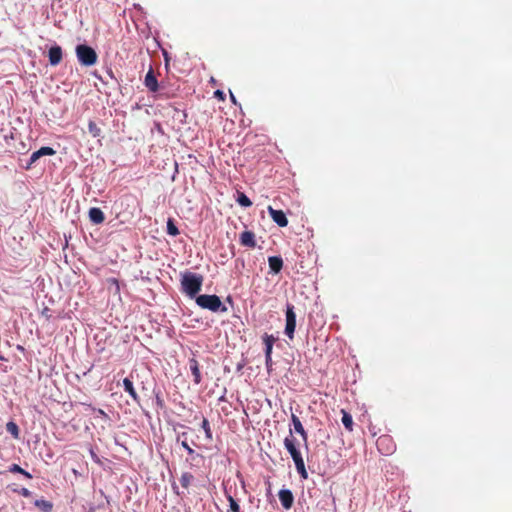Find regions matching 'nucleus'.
Here are the masks:
<instances>
[{"label": "nucleus", "instance_id": "1", "mask_svg": "<svg viewBox=\"0 0 512 512\" xmlns=\"http://www.w3.org/2000/svg\"><path fill=\"white\" fill-rule=\"evenodd\" d=\"M204 281L203 275L185 270L180 273L181 291L189 298L197 297Z\"/></svg>", "mask_w": 512, "mask_h": 512}, {"label": "nucleus", "instance_id": "2", "mask_svg": "<svg viewBox=\"0 0 512 512\" xmlns=\"http://www.w3.org/2000/svg\"><path fill=\"white\" fill-rule=\"evenodd\" d=\"M196 304L203 308L210 310L212 312H226L227 308L224 306L220 300V298L217 295H208L203 294L199 295L195 298Z\"/></svg>", "mask_w": 512, "mask_h": 512}, {"label": "nucleus", "instance_id": "3", "mask_svg": "<svg viewBox=\"0 0 512 512\" xmlns=\"http://www.w3.org/2000/svg\"><path fill=\"white\" fill-rule=\"evenodd\" d=\"M75 53L79 63L83 66L89 67L97 63L98 55L91 46L79 44L75 48Z\"/></svg>", "mask_w": 512, "mask_h": 512}, {"label": "nucleus", "instance_id": "4", "mask_svg": "<svg viewBox=\"0 0 512 512\" xmlns=\"http://www.w3.org/2000/svg\"><path fill=\"white\" fill-rule=\"evenodd\" d=\"M295 328H296V314L294 312V306L292 304H287L285 334L291 340L294 338Z\"/></svg>", "mask_w": 512, "mask_h": 512}, {"label": "nucleus", "instance_id": "5", "mask_svg": "<svg viewBox=\"0 0 512 512\" xmlns=\"http://www.w3.org/2000/svg\"><path fill=\"white\" fill-rule=\"evenodd\" d=\"M268 213L271 219L280 227L288 225V219L282 210H276L272 206H268Z\"/></svg>", "mask_w": 512, "mask_h": 512}, {"label": "nucleus", "instance_id": "6", "mask_svg": "<svg viewBox=\"0 0 512 512\" xmlns=\"http://www.w3.org/2000/svg\"><path fill=\"white\" fill-rule=\"evenodd\" d=\"M56 153V151L51 147H41L37 151L33 152L30 156V160L28 162V165L26 169H29L32 164H34L40 157L42 156H52Z\"/></svg>", "mask_w": 512, "mask_h": 512}, {"label": "nucleus", "instance_id": "7", "mask_svg": "<svg viewBox=\"0 0 512 512\" xmlns=\"http://www.w3.org/2000/svg\"><path fill=\"white\" fill-rule=\"evenodd\" d=\"M48 58L52 66L60 64L63 58L62 48L59 45L52 46L48 51Z\"/></svg>", "mask_w": 512, "mask_h": 512}, {"label": "nucleus", "instance_id": "8", "mask_svg": "<svg viewBox=\"0 0 512 512\" xmlns=\"http://www.w3.org/2000/svg\"><path fill=\"white\" fill-rule=\"evenodd\" d=\"M144 84L150 92L158 91V88H159L158 80L154 74L152 67H150L149 71L147 72V74L145 76Z\"/></svg>", "mask_w": 512, "mask_h": 512}, {"label": "nucleus", "instance_id": "9", "mask_svg": "<svg viewBox=\"0 0 512 512\" xmlns=\"http://www.w3.org/2000/svg\"><path fill=\"white\" fill-rule=\"evenodd\" d=\"M281 505L285 509H290L294 502V496L289 489H281L278 493Z\"/></svg>", "mask_w": 512, "mask_h": 512}, {"label": "nucleus", "instance_id": "10", "mask_svg": "<svg viewBox=\"0 0 512 512\" xmlns=\"http://www.w3.org/2000/svg\"><path fill=\"white\" fill-rule=\"evenodd\" d=\"M239 242L244 247L254 248L256 246L255 234L252 231L246 230L240 234Z\"/></svg>", "mask_w": 512, "mask_h": 512}, {"label": "nucleus", "instance_id": "11", "mask_svg": "<svg viewBox=\"0 0 512 512\" xmlns=\"http://www.w3.org/2000/svg\"><path fill=\"white\" fill-rule=\"evenodd\" d=\"M284 446L287 449V451L289 452L292 459L294 457L301 455L300 451L297 449V447L295 445V438L292 435V431H290L289 436L284 439Z\"/></svg>", "mask_w": 512, "mask_h": 512}, {"label": "nucleus", "instance_id": "12", "mask_svg": "<svg viewBox=\"0 0 512 512\" xmlns=\"http://www.w3.org/2000/svg\"><path fill=\"white\" fill-rule=\"evenodd\" d=\"M89 219L94 224H101L105 220V215L100 208L93 207L89 210Z\"/></svg>", "mask_w": 512, "mask_h": 512}, {"label": "nucleus", "instance_id": "13", "mask_svg": "<svg viewBox=\"0 0 512 512\" xmlns=\"http://www.w3.org/2000/svg\"><path fill=\"white\" fill-rule=\"evenodd\" d=\"M189 367H190V371H191V373L193 375L194 383L195 384H200L202 378H201V373H200L198 361L195 358H191L189 360Z\"/></svg>", "mask_w": 512, "mask_h": 512}, {"label": "nucleus", "instance_id": "14", "mask_svg": "<svg viewBox=\"0 0 512 512\" xmlns=\"http://www.w3.org/2000/svg\"><path fill=\"white\" fill-rule=\"evenodd\" d=\"M291 420H292V423H293V426H294V430L301 435L304 443L306 444L307 443V433L300 421V419L295 415V414H292L291 416Z\"/></svg>", "mask_w": 512, "mask_h": 512}, {"label": "nucleus", "instance_id": "15", "mask_svg": "<svg viewBox=\"0 0 512 512\" xmlns=\"http://www.w3.org/2000/svg\"><path fill=\"white\" fill-rule=\"evenodd\" d=\"M293 461H294L296 470L299 473V475L301 476V478L307 479L308 478V473L306 471L305 463H304L302 455L294 457Z\"/></svg>", "mask_w": 512, "mask_h": 512}, {"label": "nucleus", "instance_id": "16", "mask_svg": "<svg viewBox=\"0 0 512 512\" xmlns=\"http://www.w3.org/2000/svg\"><path fill=\"white\" fill-rule=\"evenodd\" d=\"M124 390L132 397L135 402H139V396L133 386V382L129 378L123 380Z\"/></svg>", "mask_w": 512, "mask_h": 512}, {"label": "nucleus", "instance_id": "17", "mask_svg": "<svg viewBox=\"0 0 512 512\" xmlns=\"http://www.w3.org/2000/svg\"><path fill=\"white\" fill-rule=\"evenodd\" d=\"M275 338L272 335L264 336V344H265V358L270 359V355L272 354L273 344L275 342Z\"/></svg>", "mask_w": 512, "mask_h": 512}, {"label": "nucleus", "instance_id": "18", "mask_svg": "<svg viewBox=\"0 0 512 512\" xmlns=\"http://www.w3.org/2000/svg\"><path fill=\"white\" fill-rule=\"evenodd\" d=\"M270 271L272 273H278L282 269L283 261L282 258H268Z\"/></svg>", "mask_w": 512, "mask_h": 512}, {"label": "nucleus", "instance_id": "19", "mask_svg": "<svg viewBox=\"0 0 512 512\" xmlns=\"http://www.w3.org/2000/svg\"><path fill=\"white\" fill-rule=\"evenodd\" d=\"M341 413H342V423H343L344 427L348 431H352L353 430V419H352V416L348 412H346L345 410H341Z\"/></svg>", "mask_w": 512, "mask_h": 512}, {"label": "nucleus", "instance_id": "20", "mask_svg": "<svg viewBox=\"0 0 512 512\" xmlns=\"http://www.w3.org/2000/svg\"><path fill=\"white\" fill-rule=\"evenodd\" d=\"M194 477L191 473L184 472L180 477V483L183 488H188L193 481Z\"/></svg>", "mask_w": 512, "mask_h": 512}, {"label": "nucleus", "instance_id": "21", "mask_svg": "<svg viewBox=\"0 0 512 512\" xmlns=\"http://www.w3.org/2000/svg\"><path fill=\"white\" fill-rule=\"evenodd\" d=\"M237 202L240 206L243 207L252 206V201L242 192H238Z\"/></svg>", "mask_w": 512, "mask_h": 512}, {"label": "nucleus", "instance_id": "22", "mask_svg": "<svg viewBox=\"0 0 512 512\" xmlns=\"http://www.w3.org/2000/svg\"><path fill=\"white\" fill-rule=\"evenodd\" d=\"M88 131L91 134V136L94 138L99 137L101 134V129L98 127V125L94 121H89Z\"/></svg>", "mask_w": 512, "mask_h": 512}, {"label": "nucleus", "instance_id": "23", "mask_svg": "<svg viewBox=\"0 0 512 512\" xmlns=\"http://www.w3.org/2000/svg\"><path fill=\"white\" fill-rule=\"evenodd\" d=\"M226 498H227V500L229 502V506H230V509L227 512H241L239 504L236 502V500L230 494H227Z\"/></svg>", "mask_w": 512, "mask_h": 512}, {"label": "nucleus", "instance_id": "24", "mask_svg": "<svg viewBox=\"0 0 512 512\" xmlns=\"http://www.w3.org/2000/svg\"><path fill=\"white\" fill-rule=\"evenodd\" d=\"M167 232L171 236H176L179 234V230L172 219H169L167 222Z\"/></svg>", "mask_w": 512, "mask_h": 512}, {"label": "nucleus", "instance_id": "25", "mask_svg": "<svg viewBox=\"0 0 512 512\" xmlns=\"http://www.w3.org/2000/svg\"><path fill=\"white\" fill-rule=\"evenodd\" d=\"M7 431L12 434L15 438L19 436L18 426L14 422H8L6 425Z\"/></svg>", "mask_w": 512, "mask_h": 512}, {"label": "nucleus", "instance_id": "26", "mask_svg": "<svg viewBox=\"0 0 512 512\" xmlns=\"http://www.w3.org/2000/svg\"><path fill=\"white\" fill-rule=\"evenodd\" d=\"M10 471L11 472H14V473H21L23 474L25 477L27 478H31V474L27 471H25L24 469H22L19 465L17 464H13L11 467H10Z\"/></svg>", "mask_w": 512, "mask_h": 512}, {"label": "nucleus", "instance_id": "27", "mask_svg": "<svg viewBox=\"0 0 512 512\" xmlns=\"http://www.w3.org/2000/svg\"><path fill=\"white\" fill-rule=\"evenodd\" d=\"M202 428L205 431L206 438L211 440L212 439V431L210 429L209 422L206 418H204L202 421Z\"/></svg>", "mask_w": 512, "mask_h": 512}, {"label": "nucleus", "instance_id": "28", "mask_svg": "<svg viewBox=\"0 0 512 512\" xmlns=\"http://www.w3.org/2000/svg\"><path fill=\"white\" fill-rule=\"evenodd\" d=\"M35 505L42 508L44 511H50L52 504L46 500H36Z\"/></svg>", "mask_w": 512, "mask_h": 512}, {"label": "nucleus", "instance_id": "29", "mask_svg": "<svg viewBox=\"0 0 512 512\" xmlns=\"http://www.w3.org/2000/svg\"><path fill=\"white\" fill-rule=\"evenodd\" d=\"M214 97L221 100V101H224L225 100V93L222 91V90H216L214 92Z\"/></svg>", "mask_w": 512, "mask_h": 512}, {"label": "nucleus", "instance_id": "30", "mask_svg": "<svg viewBox=\"0 0 512 512\" xmlns=\"http://www.w3.org/2000/svg\"><path fill=\"white\" fill-rule=\"evenodd\" d=\"M181 445H182L183 448H185L187 450V452L189 454H193L194 453V450L188 445V443L186 441H183Z\"/></svg>", "mask_w": 512, "mask_h": 512}, {"label": "nucleus", "instance_id": "31", "mask_svg": "<svg viewBox=\"0 0 512 512\" xmlns=\"http://www.w3.org/2000/svg\"><path fill=\"white\" fill-rule=\"evenodd\" d=\"M386 441H389V439L387 437H380L377 441V444H378V446H380Z\"/></svg>", "mask_w": 512, "mask_h": 512}, {"label": "nucleus", "instance_id": "32", "mask_svg": "<svg viewBox=\"0 0 512 512\" xmlns=\"http://www.w3.org/2000/svg\"><path fill=\"white\" fill-rule=\"evenodd\" d=\"M90 454H91L92 459H93L95 462H97V463H98V462H99V458H98V456L94 453V451H93L92 449L90 450Z\"/></svg>", "mask_w": 512, "mask_h": 512}, {"label": "nucleus", "instance_id": "33", "mask_svg": "<svg viewBox=\"0 0 512 512\" xmlns=\"http://www.w3.org/2000/svg\"><path fill=\"white\" fill-rule=\"evenodd\" d=\"M22 495H23V496H29V495H30L29 490H28V489H26V488H23V489H22Z\"/></svg>", "mask_w": 512, "mask_h": 512}, {"label": "nucleus", "instance_id": "34", "mask_svg": "<svg viewBox=\"0 0 512 512\" xmlns=\"http://www.w3.org/2000/svg\"><path fill=\"white\" fill-rule=\"evenodd\" d=\"M230 99L231 101L234 103V104H237V101H236V98L234 96V94L230 91Z\"/></svg>", "mask_w": 512, "mask_h": 512}, {"label": "nucleus", "instance_id": "35", "mask_svg": "<svg viewBox=\"0 0 512 512\" xmlns=\"http://www.w3.org/2000/svg\"><path fill=\"white\" fill-rule=\"evenodd\" d=\"M265 361H266V365L269 366L272 362V357L270 356V359L265 358Z\"/></svg>", "mask_w": 512, "mask_h": 512}, {"label": "nucleus", "instance_id": "36", "mask_svg": "<svg viewBox=\"0 0 512 512\" xmlns=\"http://www.w3.org/2000/svg\"><path fill=\"white\" fill-rule=\"evenodd\" d=\"M100 415L106 416V413L103 410H99Z\"/></svg>", "mask_w": 512, "mask_h": 512}, {"label": "nucleus", "instance_id": "37", "mask_svg": "<svg viewBox=\"0 0 512 512\" xmlns=\"http://www.w3.org/2000/svg\"><path fill=\"white\" fill-rule=\"evenodd\" d=\"M3 359H4L3 356L0 355V360H3Z\"/></svg>", "mask_w": 512, "mask_h": 512}]
</instances>
